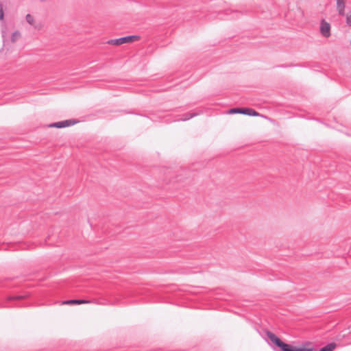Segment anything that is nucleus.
<instances>
[{
	"instance_id": "obj_17",
	"label": "nucleus",
	"mask_w": 351,
	"mask_h": 351,
	"mask_svg": "<svg viewBox=\"0 0 351 351\" xmlns=\"http://www.w3.org/2000/svg\"><path fill=\"white\" fill-rule=\"evenodd\" d=\"M5 307H7V308H10V307H11L10 306L7 305V304H5Z\"/></svg>"
},
{
	"instance_id": "obj_13",
	"label": "nucleus",
	"mask_w": 351,
	"mask_h": 351,
	"mask_svg": "<svg viewBox=\"0 0 351 351\" xmlns=\"http://www.w3.org/2000/svg\"><path fill=\"white\" fill-rule=\"evenodd\" d=\"M25 19H26V21L29 24V25H33L34 23V17L30 14H27L25 16Z\"/></svg>"
},
{
	"instance_id": "obj_11",
	"label": "nucleus",
	"mask_w": 351,
	"mask_h": 351,
	"mask_svg": "<svg viewBox=\"0 0 351 351\" xmlns=\"http://www.w3.org/2000/svg\"><path fill=\"white\" fill-rule=\"evenodd\" d=\"M26 297H27V295H14V296H8L7 298V300L8 301L19 300H23V299L25 298Z\"/></svg>"
},
{
	"instance_id": "obj_5",
	"label": "nucleus",
	"mask_w": 351,
	"mask_h": 351,
	"mask_svg": "<svg viewBox=\"0 0 351 351\" xmlns=\"http://www.w3.org/2000/svg\"><path fill=\"white\" fill-rule=\"evenodd\" d=\"M320 32L326 38L330 36V25L324 19L321 21Z\"/></svg>"
},
{
	"instance_id": "obj_10",
	"label": "nucleus",
	"mask_w": 351,
	"mask_h": 351,
	"mask_svg": "<svg viewBox=\"0 0 351 351\" xmlns=\"http://www.w3.org/2000/svg\"><path fill=\"white\" fill-rule=\"evenodd\" d=\"M336 347L335 343H330L326 346L321 348L318 351H332Z\"/></svg>"
},
{
	"instance_id": "obj_14",
	"label": "nucleus",
	"mask_w": 351,
	"mask_h": 351,
	"mask_svg": "<svg viewBox=\"0 0 351 351\" xmlns=\"http://www.w3.org/2000/svg\"><path fill=\"white\" fill-rule=\"evenodd\" d=\"M20 36V33L17 31L12 33L11 36V40L14 43L15 42L17 37Z\"/></svg>"
},
{
	"instance_id": "obj_7",
	"label": "nucleus",
	"mask_w": 351,
	"mask_h": 351,
	"mask_svg": "<svg viewBox=\"0 0 351 351\" xmlns=\"http://www.w3.org/2000/svg\"><path fill=\"white\" fill-rule=\"evenodd\" d=\"M241 114L251 116V117H258L260 114L250 108H242Z\"/></svg>"
},
{
	"instance_id": "obj_6",
	"label": "nucleus",
	"mask_w": 351,
	"mask_h": 351,
	"mask_svg": "<svg viewBox=\"0 0 351 351\" xmlns=\"http://www.w3.org/2000/svg\"><path fill=\"white\" fill-rule=\"evenodd\" d=\"M93 302L91 300H82V299H73L68 300L62 302L64 304H90Z\"/></svg>"
},
{
	"instance_id": "obj_8",
	"label": "nucleus",
	"mask_w": 351,
	"mask_h": 351,
	"mask_svg": "<svg viewBox=\"0 0 351 351\" xmlns=\"http://www.w3.org/2000/svg\"><path fill=\"white\" fill-rule=\"evenodd\" d=\"M337 1V9L340 15L343 16L345 14V2L344 0H336Z\"/></svg>"
},
{
	"instance_id": "obj_12",
	"label": "nucleus",
	"mask_w": 351,
	"mask_h": 351,
	"mask_svg": "<svg viewBox=\"0 0 351 351\" xmlns=\"http://www.w3.org/2000/svg\"><path fill=\"white\" fill-rule=\"evenodd\" d=\"M242 108H232L228 110V114H241Z\"/></svg>"
},
{
	"instance_id": "obj_16",
	"label": "nucleus",
	"mask_w": 351,
	"mask_h": 351,
	"mask_svg": "<svg viewBox=\"0 0 351 351\" xmlns=\"http://www.w3.org/2000/svg\"><path fill=\"white\" fill-rule=\"evenodd\" d=\"M346 23L349 26L351 27V14L347 16Z\"/></svg>"
},
{
	"instance_id": "obj_1",
	"label": "nucleus",
	"mask_w": 351,
	"mask_h": 351,
	"mask_svg": "<svg viewBox=\"0 0 351 351\" xmlns=\"http://www.w3.org/2000/svg\"><path fill=\"white\" fill-rule=\"evenodd\" d=\"M267 337L272 346L278 348L280 351H287L289 343L282 341L277 335L271 331H267Z\"/></svg>"
},
{
	"instance_id": "obj_3",
	"label": "nucleus",
	"mask_w": 351,
	"mask_h": 351,
	"mask_svg": "<svg viewBox=\"0 0 351 351\" xmlns=\"http://www.w3.org/2000/svg\"><path fill=\"white\" fill-rule=\"evenodd\" d=\"M313 350L312 343L306 341L302 344V347H296L289 344L287 351H313Z\"/></svg>"
},
{
	"instance_id": "obj_15",
	"label": "nucleus",
	"mask_w": 351,
	"mask_h": 351,
	"mask_svg": "<svg viewBox=\"0 0 351 351\" xmlns=\"http://www.w3.org/2000/svg\"><path fill=\"white\" fill-rule=\"evenodd\" d=\"M4 18V12L3 10V5L0 3V21L3 20Z\"/></svg>"
},
{
	"instance_id": "obj_9",
	"label": "nucleus",
	"mask_w": 351,
	"mask_h": 351,
	"mask_svg": "<svg viewBox=\"0 0 351 351\" xmlns=\"http://www.w3.org/2000/svg\"><path fill=\"white\" fill-rule=\"evenodd\" d=\"M197 114H198L195 113V112L186 113V114H183L182 118H179L176 121H187L193 117H195Z\"/></svg>"
},
{
	"instance_id": "obj_2",
	"label": "nucleus",
	"mask_w": 351,
	"mask_h": 351,
	"mask_svg": "<svg viewBox=\"0 0 351 351\" xmlns=\"http://www.w3.org/2000/svg\"><path fill=\"white\" fill-rule=\"evenodd\" d=\"M140 36L138 35H130L115 39L109 40L107 41V43L110 45H121L124 43H132L135 40H138Z\"/></svg>"
},
{
	"instance_id": "obj_4",
	"label": "nucleus",
	"mask_w": 351,
	"mask_h": 351,
	"mask_svg": "<svg viewBox=\"0 0 351 351\" xmlns=\"http://www.w3.org/2000/svg\"><path fill=\"white\" fill-rule=\"evenodd\" d=\"M76 123H77V121H75V119H68V120H64V121H61L56 122L53 123H51L48 125V127L63 128L65 127L73 125Z\"/></svg>"
}]
</instances>
